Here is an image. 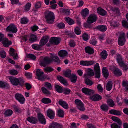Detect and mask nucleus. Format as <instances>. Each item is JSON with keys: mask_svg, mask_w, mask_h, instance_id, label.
Returning <instances> with one entry per match:
<instances>
[{"mask_svg": "<svg viewBox=\"0 0 128 128\" xmlns=\"http://www.w3.org/2000/svg\"><path fill=\"white\" fill-rule=\"evenodd\" d=\"M11 83L13 85L22 87L24 85V80L21 78H17L13 77H10L9 78Z\"/></svg>", "mask_w": 128, "mask_h": 128, "instance_id": "1", "label": "nucleus"}, {"mask_svg": "<svg viewBox=\"0 0 128 128\" xmlns=\"http://www.w3.org/2000/svg\"><path fill=\"white\" fill-rule=\"evenodd\" d=\"M45 18L47 23L52 24L55 19L54 13L49 10H47L45 12Z\"/></svg>", "mask_w": 128, "mask_h": 128, "instance_id": "2", "label": "nucleus"}, {"mask_svg": "<svg viewBox=\"0 0 128 128\" xmlns=\"http://www.w3.org/2000/svg\"><path fill=\"white\" fill-rule=\"evenodd\" d=\"M52 62V60L48 56H46L40 62L39 64L40 66L45 67L47 65L50 64Z\"/></svg>", "mask_w": 128, "mask_h": 128, "instance_id": "3", "label": "nucleus"}, {"mask_svg": "<svg viewBox=\"0 0 128 128\" xmlns=\"http://www.w3.org/2000/svg\"><path fill=\"white\" fill-rule=\"evenodd\" d=\"M36 74L39 80L43 81L45 80L48 79V76L46 75H44V72L41 71L40 70H37L36 72Z\"/></svg>", "mask_w": 128, "mask_h": 128, "instance_id": "4", "label": "nucleus"}, {"mask_svg": "<svg viewBox=\"0 0 128 128\" xmlns=\"http://www.w3.org/2000/svg\"><path fill=\"white\" fill-rule=\"evenodd\" d=\"M94 70L95 72V78H99L100 77V68L99 64L96 63L94 67Z\"/></svg>", "mask_w": 128, "mask_h": 128, "instance_id": "5", "label": "nucleus"}, {"mask_svg": "<svg viewBox=\"0 0 128 128\" xmlns=\"http://www.w3.org/2000/svg\"><path fill=\"white\" fill-rule=\"evenodd\" d=\"M125 34L122 33L120 34L118 39V44L119 46H122L124 44L126 40H125Z\"/></svg>", "mask_w": 128, "mask_h": 128, "instance_id": "6", "label": "nucleus"}, {"mask_svg": "<svg viewBox=\"0 0 128 128\" xmlns=\"http://www.w3.org/2000/svg\"><path fill=\"white\" fill-rule=\"evenodd\" d=\"M15 97L16 99L18 100L20 104H24L25 102V99L24 96L22 95L17 93L15 94Z\"/></svg>", "mask_w": 128, "mask_h": 128, "instance_id": "7", "label": "nucleus"}, {"mask_svg": "<svg viewBox=\"0 0 128 128\" xmlns=\"http://www.w3.org/2000/svg\"><path fill=\"white\" fill-rule=\"evenodd\" d=\"M98 19L97 16L95 14L90 15L89 16L87 22L89 24H92L95 22Z\"/></svg>", "mask_w": 128, "mask_h": 128, "instance_id": "8", "label": "nucleus"}, {"mask_svg": "<svg viewBox=\"0 0 128 128\" xmlns=\"http://www.w3.org/2000/svg\"><path fill=\"white\" fill-rule=\"evenodd\" d=\"M38 120L39 122L43 124H46V120L44 115L40 113L38 114Z\"/></svg>", "mask_w": 128, "mask_h": 128, "instance_id": "9", "label": "nucleus"}, {"mask_svg": "<svg viewBox=\"0 0 128 128\" xmlns=\"http://www.w3.org/2000/svg\"><path fill=\"white\" fill-rule=\"evenodd\" d=\"M95 63V62L94 60H90L89 61L82 60L80 62V64L81 65L84 66H91L93 65Z\"/></svg>", "mask_w": 128, "mask_h": 128, "instance_id": "10", "label": "nucleus"}, {"mask_svg": "<svg viewBox=\"0 0 128 128\" xmlns=\"http://www.w3.org/2000/svg\"><path fill=\"white\" fill-rule=\"evenodd\" d=\"M82 92L86 95H91L94 94V90L86 88H84L82 90Z\"/></svg>", "mask_w": 128, "mask_h": 128, "instance_id": "11", "label": "nucleus"}, {"mask_svg": "<svg viewBox=\"0 0 128 128\" xmlns=\"http://www.w3.org/2000/svg\"><path fill=\"white\" fill-rule=\"evenodd\" d=\"M7 31L12 32V33H16L17 31V29L16 26L14 24L10 25L8 26L6 29Z\"/></svg>", "mask_w": 128, "mask_h": 128, "instance_id": "12", "label": "nucleus"}, {"mask_svg": "<svg viewBox=\"0 0 128 128\" xmlns=\"http://www.w3.org/2000/svg\"><path fill=\"white\" fill-rule=\"evenodd\" d=\"M47 116L50 119L53 120L55 118V113L51 109H48L46 112Z\"/></svg>", "mask_w": 128, "mask_h": 128, "instance_id": "13", "label": "nucleus"}, {"mask_svg": "<svg viewBox=\"0 0 128 128\" xmlns=\"http://www.w3.org/2000/svg\"><path fill=\"white\" fill-rule=\"evenodd\" d=\"M102 99V96L98 94H95L92 96L90 97V100L94 101H98Z\"/></svg>", "mask_w": 128, "mask_h": 128, "instance_id": "14", "label": "nucleus"}, {"mask_svg": "<svg viewBox=\"0 0 128 128\" xmlns=\"http://www.w3.org/2000/svg\"><path fill=\"white\" fill-rule=\"evenodd\" d=\"M110 10L114 14L117 16L120 15V12L118 8L116 7H111L110 8Z\"/></svg>", "mask_w": 128, "mask_h": 128, "instance_id": "15", "label": "nucleus"}, {"mask_svg": "<svg viewBox=\"0 0 128 128\" xmlns=\"http://www.w3.org/2000/svg\"><path fill=\"white\" fill-rule=\"evenodd\" d=\"M60 40L58 38L54 37L51 38L50 42L53 44L57 45L60 43Z\"/></svg>", "mask_w": 128, "mask_h": 128, "instance_id": "16", "label": "nucleus"}, {"mask_svg": "<svg viewBox=\"0 0 128 128\" xmlns=\"http://www.w3.org/2000/svg\"><path fill=\"white\" fill-rule=\"evenodd\" d=\"M2 41V44L4 46L6 47H8L12 44L11 41H9L8 39L6 38L3 39Z\"/></svg>", "mask_w": 128, "mask_h": 128, "instance_id": "17", "label": "nucleus"}, {"mask_svg": "<svg viewBox=\"0 0 128 128\" xmlns=\"http://www.w3.org/2000/svg\"><path fill=\"white\" fill-rule=\"evenodd\" d=\"M10 88V86L8 84L4 82L0 81V88L8 89Z\"/></svg>", "mask_w": 128, "mask_h": 128, "instance_id": "18", "label": "nucleus"}, {"mask_svg": "<svg viewBox=\"0 0 128 128\" xmlns=\"http://www.w3.org/2000/svg\"><path fill=\"white\" fill-rule=\"evenodd\" d=\"M49 39V37L47 36L44 37L40 40V44L42 47L48 42Z\"/></svg>", "mask_w": 128, "mask_h": 128, "instance_id": "19", "label": "nucleus"}, {"mask_svg": "<svg viewBox=\"0 0 128 128\" xmlns=\"http://www.w3.org/2000/svg\"><path fill=\"white\" fill-rule=\"evenodd\" d=\"M49 128H63V126L57 122H53L50 125Z\"/></svg>", "mask_w": 128, "mask_h": 128, "instance_id": "20", "label": "nucleus"}, {"mask_svg": "<svg viewBox=\"0 0 128 128\" xmlns=\"http://www.w3.org/2000/svg\"><path fill=\"white\" fill-rule=\"evenodd\" d=\"M85 50L86 52L89 54H92L94 53V50L93 48L89 46L85 47Z\"/></svg>", "mask_w": 128, "mask_h": 128, "instance_id": "21", "label": "nucleus"}, {"mask_svg": "<svg viewBox=\"0 0 128 128\" xmlns=\"http://www.w3.org/2000/svg\"><path fill=\"white\" fill-rule=\"evenodd\" d=\"M96 29L102 32H105L107 30V27L105 25H100L96 26Z\"/></svg>", "mask_w": 128, "mask_h": 128, "instance_id": "22", "label": "nucleus"}, {"mask_svg": "<svg viewBox=\"0 0 128 128\" xmlns=\"http://www.w3.org/2000/svg\"><path fill=\"white\" fill-rule=\"evenodd\" d=\"M57 78L60 82L64 85L67 86L68 85L66 80L62 76H57Z\"/></svg>", "mask_w": 128, "mask_h": 128, "instance_id": "23", "label": "nucleus"}, {"mask_svg": "<svg viewBox=\"0 0 128 128\" xmlns=\"http://www.w3.org/2000/svg\"><path fill=\"white\" fill-rule=\"evenodd\" d=\"M58 103L59 104L64 108L66 109H68V104L66 102L60 100L59 101Z\"/></svg>", "mask_w": 128, "mask_h": 128, "instance_id": "24", "label": "nucleus"}, {"mask_svg": "<svg viewBox=\"0 0 128 128\" xmlns=\"http://www.w3.org/2000/svg\"><path fill=\"white\" fill-rule=\"evenodd\" d=\"M113 73L117 77L120 76L122 74L121 70L118 68H115L114 70Z\"/></svg>", "mask_w": 128, "mask_h": 128, "instance_id": "25", "label": "nucleus"}, {"mask_svg": "<svg viewBox=\"0 0 128 128\" xmlns=\"http://www.w3.org/2000/svg\"><path fill=\"white\" fill-rule=\"evenodd\" d=\"M58 54L59 56L62 58H64L68 56V54L67 52L64 50H62L60 51Z\"/></svg>", "mask_w": 128, "mask_h": 128, "instance_id": "26", "label": "nucleus"}, {"mask_svg": "<svg viewBox=\"0 0 128 128\" xmlns=\"http://www.w3.org/2000/svg\"><path fill=\"white\" fill-rule=\"evenodd\" d=\"M116 60L120 66L124 64V62L122 58V56L119 54L116 55Z\"/></svg>", "mask_w": 128, "mask_h": 128, "instance_id": "27", "label": "nucleus"}, {"mask_svg": "<svg viewBox=\"0 0 128 128\" xmlns=\"http://www.w3.org/2000/svg\"><path fill=\"white\" fill-rule=\"evenodd\" d=\"M97 12L98 14L102 16H105L107 14L106 11L100 8H97Z\"/></svg>", "mask_w": 128, "mask_h": 128, "instance_id": "28", "label": "nucleus"}, {"mask_svg": "<svg viewBox=\"0 0 128 128\" xmlns=\"http://www.w3.org/2000/svg\"><path fill=\"white\" fill-rule=\"evenodd\" d=\"M27 120L31 123L34 124L38 122V120L36 118L32 117H28L27 119Z\"/></svg>", "mask_w": 128, "mask_h": 128, "instance_id": "29", "label": "nucleus"}, {"mask_svg": "<svg viewBox=\"0 0 128 128\" xmlns=\"http://www.w3.org/2000/svg\"><path fill=\"white\" fill-rule=\"evenodd\" d=\"M109 113L115 115L120 116L121 114L120 111L114 110H112L109 111Z\"/></svg>", "mask_w": 128, "mask_h": 128, "instance_id": "30", "label": "nucleus"}, {"mask_svg": "<svg viewBox=\"0 0 128 128\" xmlns=\"http://www.w3.org/2000/svg\"><path fill=\"white\" fill-rule=\"evenodd\" d=\"M84 82L86 85L90 86L94 84V82L93 81L88 78H86L84 80Z\"/></svg>", "mask_w": 128, "mask_h": 128, "instance_id": "31", "label": "nucleus"}, {"mask_svg": "<svg viewBox=\"0 0 128 128\" xmlns=\"http://www.w3.org/2000/svg\"><path fill=\"white\" fill-rule=\"evenodd\" d=\"M102 72L104 76L106 78H108L109 75V73L106 68H103L102 69Z\"/></svg>", "mask_w": 128, "mask_h": 128, "instance_id": "32", "label": "nucleus"}, {"mask_svg": "<svg viewBox=\"0 0 128 128\" xmlns=\"http://www.w3.org/2000/svg\"><path fill=\"white\" fill-rule=\"evenodd\" d=\"M32 47L34 49L38 50H40L42 49V47L40 45L37 44H33L32 45Z\"/></svg>", "mask_w": 128, "mask_h": 128, "instance_id": "33", "label": "nucleus"}, {"mask_svg": "<svg viewBox=\"0 0 128 128\" xmlns=\"http://www.w3.org/2000/svg\"><path fill=\"white\" fill-rule=\"evenodd\" d=\"M100 56L101 58L104 60H105L108 56L107 52L106 50L102 51L100 53Z\"/></svg>", "mask_w": 128, "mask_h": 128, "instance_id": "34", "label": "nucleus"}, {"mask_svg": "<svg viewBox=\"0 0 128 128\" xmlns=\"http://www.w3.org/2000/svg\"><path fill=\"white\" fill-rule=\"evenodd\" d=\"M89 11L87 8H85L82 10V14L83 17L85 18L89 14Z\"/></svg>", "mask_w": 128, "mask_h": 128, "instance_id": "35", "label": "nucleus"}, {"mask_svg": "<svg viewBox=\"0 0 128 128\" xmlns=\"http://www.w3.org/2000/svg\"><path fill=\"white\" fill-rule=\"evenodd\" d=\"M65 20L69 25H72L74 24V20L69 17H65Z\"/></svg>", "mask_w": 128, "mask_h": 128, "instance_id": "36", "label": "nucleus"}, {"mask_svg": "<svg viewBox=\"0 0 128 128\" xmlns=\"http://www.w3.org/2000/svg\"><path fill=\"white\" fill-rule=\"evenodd\" d=\"M113 83L112 81H109L108 82L106 86V90L108 91H110L112 88Z\"/></svg>", "mask_w": 128, "mask_h": 128, "instance_id": "37", "label": "nucleus"}, {"mask_svg": "<svg viewBox=\"0 0 128 128\" xmlns=\"http://www.w3.org/2000/svg\"><path fill=\"white\" fill-rule=\"evenodd\" d=\"M55 90L58 92L61 93L63 92V90L62 88L59 85H55Z\"/></svg>", "mask_w": 128, "mask_h": 128, "instance_id": "38", "label": "nucleus"}, {"mask_svg": "<svg viewBox=\"0 0 128 128\" xmlns=\"http://www.w3.org/2000/svg\"><path fill=\"white\" fill-rule=\"evenodd\" d=\"M68 78L70 79L71 82L73 83H76L77 80L76 76L74 74H72Z\"/></svg>", "mask_w": 128, "mask_h": 128, "instance_id": "39", "label": "nucleus"}, {"mask_svg": "<svg viewBox=\"0 0 128 128\" xmlns=\"http://www.w3.org/2000/svg\"><path fill=\"white\" fill-rule=\"evenodd\" d=\"M112 119L114 121L117 123L118 124L122 125V121L118 118L115 116H113L112 117Z\"/></svg>", "mask_w": 128, "mask_h": 128, "instance_id": "40", "label": "nucleus"}, {"mask_svg": "<svg viewBox=\"0 0 128 128\" xmlns=\"http://www.w3.org/2000/svg\"><path fill=\"white\" fill-rule=\"evenodd\" d=\"M72 71L68 69L63 73L64 75L66 77L69 78L72 75Z\"/></svg>", "mask_w": 128, "mask_h": 128, "instance_id": "41", "label": "nucleus"}, {"mask_svg": "<svg viewBox=\"0 0 128 128\" xmlns=\"http://www.w3.org/2000/svg\"><path fill=\"white\" fill-rule=\"evenodd\" d=\"M12 107L16 112L20 113L22 112V110L18 106L14 105Z\"/></svg>", "mask_w": 128, "mask_h": 128, "instance_id": "42", "label": "nucleus"}, {"mask_svg": "<svg viewBox=\"0 0 128 128\" xmlns=\"http://www.w3.org/2000/svg\"><path fill=\"white\" fill-rule=\"evenodd\" d=\"M42 102L44 104H49L52 102V101L49 98H44L42 100Z\"/></svg>", "mask_w": 128, "mask_h": 128, "instance_id": "43", "label": "nucleus"}, {"mask_svg": "<svg viewBox=\"0 0 128 128\" xmlns=\"http://www.w3.org/2000/svg\"><path fill=\"white\" fill-rule=\"evenodd\" d=\"M87 72L88 75L92 77L94 75V73L93 70L90 68L88 69Z\"/></svg>", "mask_w": 128, "mask_h": 128, "instance_id": "44", "label": "nucleus"}, {"mask_svg": "<svg viewBox=\"0 0 128 128\" xmlns=\"http://www.w3.org/2000/svg\"><path fill=\"white\" fill-rule=\"evenodd\" d=\"M13 113L12 111L10 110H6L4 112V115L6 117L10 116Z\"/></svg>", "mask_w": 128, "mask_h": 128, "instance_id": "45", "label": "nucleus"}, {"mask_svg": "<svg viewBox=\"0 0 128 128\" xmlns=\"http://www.w3.org/2000/svg\"><path fill=\"white\" fill-rule=\"evenodd\" d=\"M38 39V38L36 36L32 35L30 36L29 40L30 42H33L36 41Z\"/></svg>", "mask_w": 128, "mask_h": 128, "instance_id": "46", "label": "nucleus"}, {"mask_svg": "<svg viewBox=\"0 0 128 128\" xmlns=\"http://www.w3.org/2000/svg\"><path fill=\"white\" fill-rule=\"evenodd\" d=\"M41 89L42 92L44 94L48 95H50L51 93L50 92L48 91L46 88L42 87Z\"/></svg>", "mask_w": 128, "mask_h": 128, "instance_id": "47", "label": "nucleus"}, {"mask_svg": "<svg viewBox=\"0 0 128 128\" xmlns=\"http://www.w3.org/2000/svg\"><path fill=\"white\" fill-rule=\"evenodd\" d=\"M31 4L30 3H27L24 6V10L26 12L29 11L30 9Z\"/></svg>", "mask_w": 128, "mask_h": 128, "instance_id": "48", "label": "nucleus"}, {"mask_svg": "<svg viewBox=\"0 0 128 128\" xmlns=\"http://www.w3.org/2000/svg\"><path fill=\"white\" fill-rule=\"evenodd\" d=\"M58 114L60 117L62 118H63L64 114V112L62 110L58 109Z\"/></svg>", "mask_w": 128, "mask_h": 128, "instance_id": "49", "label": "nucleus"}, {"mask_svg": "<svg viewBox=\"0 0 128 128\" xmlns=\"http://www.w3.org/2000/svg\"><path fill=\"white\" fill-rule=\"evenodd\" d=\"M107 103L108 105L110 107H114L115 105V104L113 100L111 99H109L107 100Z\"/></svg>", "mask_w": 128, "mask_h": 128, "instance_id": "50", "label": "nucleus"}, {"mask_svg": "<svg viewBox=\"0 0 128 128\" xmlns=\"http://www.w3.org/2000/svg\"><path fill=\"white\" fill-rule=\"evenodd\" d=\"M122 26L124 28L128 29V22L127 21L122 20Z\"/></svg>", "mask_w": 128, "mask_h": 128, "instance_id": "51", "label": "nucleus"}, {"mask_svg": "<svg viewBox=\"0 0 128 128\" xmlns=\"http://www.w3.org/2000/svg\"><path fill=\"white\" fill-rule=\"evenodd\" d=\"M100 108L103 111L107 112L108 110V107L106 104L102 105L101 106Z\"/></svg>", "mask_w": 128, "mask_h": 128, "instance_id": "52", "label": "nucleus"}, {"mask_svg": "<svg viewBox=\"0 0 128 128\" xmlns=\"http://www.w3.org/2000/svg\"><path fill=\"white\" fill-rule=\"evenodd\" d=\"M10 73L11 75L13 76H16L18 74V72L16 70H10Z\"/></svg>", "mask_w": 128, "mask_h": 128, "instance_id": "53", "label": "nucleus"}, {"mask_svg": "<svg viewBox=\"0 0 128 128\" xmlns=\"http://www.w3.org/2000/svg\"><path fill=\"white\" fill-rule=\"evenodd\" d=\"M28 22V20L27 18H24L21 19L20 22L22 24H27Z\"/></svg>", "mask_w": 128, "mask_h": 128, "instance_id": "54", "label": "nucleus"}, {"mask_svg": "<svg viewBox=\"0 0 128 128\" xmlns=\"http://www.w3.org/2000/svg\"><path fill=\"white\" fill-rule=\"evenodd\" d=\"M74 102L76 105V107L80 106L81 105H82L84 104L83 103L79 100H76L74 101Z\"/></svg>", "mask_w": 128, "mask_h": 128, "instance_id": "55", "label": "nucleus"}, {"mask_svg": "<svg viewBox=\"0 0 128 128\" xmlns=\"http://www.w3.org/2000/svg\"><path fill=\"white\" fill-rule=\"evenodd\" d=\"M111 24V26L114 28L117 27L119 25V23L115 21L112 22Z\"/></svg>", "mask_w": 128, "mask_h": 128, "instance_id": "56", "label": "nucleus"}, {"mask_svg": "<svg viewBox=\"0 0 128 128\" xmlns=\"http://www.w3.org/2000/svg\"><path fill=\"white\" fill-rule=\"evenodd\" d=\"M44 70L46 72H50L54 71V69L48 67L45 68Z\"/></svg>", "mask_w": 128, "mask_h": 128, "instance_id": "57", "label": "nucleus"}, {"mask_svg": "<svg viewBox=\"0 0 128 128\" xmlns=\"http://www.w3.org/2000/svg\"><path fill=\"white\" fill-rule=\"evenodd\" d=\"M97 42L95 38H92L91 39L90 41V44H92L94 46L96 45L97 43Z\"/></svg>", "mask_w": 128, "mask_h": 128, "instance_id": "58", "label": "nucleus"}, {"mask_svg": "<svg viewBox=\"0 0 128 128\" xmlns=\"http://www.w3.org/2000/svg\"><path fill=\"white\" fill-rule=\"evenodd\" d=\"M122 125L114 123L111 125V127L112 128H120Z\"/></svg>", "mask_w": 128, "mask_h": 128, "instance_id": "59", "label": "nucleus"}, {"mask_svg": "<svg viewBox=\"0 0 128 128\" xmlns=\"http://www.w3.org/2000/svg\"><path fill=\"white\" fill-rule=\"evenodd\" d=\"M44 86L49 90H51L52 88V86L51 84L48 82H46Z\"/></svg>", "mask_w": 128, "mask_h": 128, "instance_id": "60", "label": "nucleus"}, {"mask_svg": "<svg viewBox=\"0 0 128 128\" xmlns=\"http://www.w3.org/2000/svg\"><path fill=\"white\" fill-rule=\"evenodd\" d=\"M75 33L77 35H80L81 34V31L78 27H76L74 29Z\"/></svg>", "mask_w": 128, "mask_h": 128, "instance_id": "61", "label": "nucleus"}, {"mask_svg": "<svg viewBox=\"0 0 128 128\" xmlns=\"http://www.w3.org/2000/svg\"><path fill=\"white\" fill-rule=\"evenodd\" d=\"M83 39L85 41H87L88 39V34L86 33H84L82 35Z\"/></svg>", "mask_w": 128, "mask_h": 128, "instance_id": "62", "label": "nucleus"}, {"mask_svg": "<svg viewBox=\"0 0 128 128\" xmlns=\"http://www.w3.org/2000/svg\"><path fill=\"white\" fill-rule=\"evenodd\" d=\"M65 26L64 24L62 22L58 24L57 25L58 27L60 29H63L64 28Z\"/></svg>", "mask_w": 128, "mask_h": 128, "instance_id": "63", "label": "nucleus"}, {"mask_svg": "<svg viewBox=\"0 0 128 128\" xmlns=\"http://www.w3.org/2000/svg\"><path fill=\"white\" fill-rule=\"evenodd\" d=\"M122 84L124 87L126 88V90H128V82L123 81L122 82Z\"/></svg>", "mask_w": 128, "mask_h": 128, "instance_id": "64", "label": "nucleus"}]
</instances>
